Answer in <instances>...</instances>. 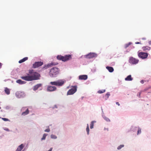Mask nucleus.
Listing matches in <instances>:
<instances>
[{
	"label": "nucleus",
	"instance_id": "obj_31",
	"mask_svg": "<svg viewBox=\"0 0 151 151\" xmlns=\"http://www.w3.org/2000/svg\"><path fill=\"white\" fill-rule=\"evenodd\" d=\"M3 120L4 121H9V120L8 119L5 118H2Z\"/></svg>",
	"mask_w": 151,
	"mask_h": 151
},
{
	"label": "nucleus",
	"instance_id": "obj_22",
	"mask_svg": "<svg viewBox=\"0 0 151 151\" xmlns=\"http://www.w3.org/2000/svg\"><path fill=\"white\" fill-rule=\"evenodd\" d=\"M94 122H96V121H92L91 122L90 124V128L91 129H93V128Z\"/></svg>",
	"mask_w": 151,
	"mask_h": 151
},
{
	"label": "nucleus",
	"instance_id": "obj_26",
	"mask_svg": "<svg viewBox=\"0 0 151 151\" xmlns=\"http://www.w3.org/2000/svg\"><path fill=\"white\" fill-rule=\"evenodd\" d=\"M86 130L87 132V134H89V126H88V124H87V127L86 128Z\"/></svg>",
	"mask_w": 151,
	"mask_h": 151
},
{
	"label": "nucleus",
	"instance_id": "obj_43",
	"mask_svg": "<svg viewBox=\"0 0 151 151\" xmlns=\"http://www.w3.org/2000/svg\"><path fill=\"white\" fill-rule=\"evenodd\" d=\"M1 108L0 107V109H1Z\"/></svg>",
	"mask_w": 151,
	"mask_h": 151
},
{
	"label": "nucleus",
	"instance_id": "obj_5",
	"mask_svg": "<svg viewBox=\"0 0 151 151\" xmlns=\"http://www.w3.org/2000/svg\"><path fill=\"white\" fill-rule=\"evenodd\" d=\"M77 91V86H73L72 88L69 89L68 91L67 95H71L73 94Z\"/></svg>",
	"mask_w": 151,
	"mask_h": 151
},
{
	"label": "nucleus",
	"instance_id": "obj_32",
	"mask_svg": "<svg viewBox=\"0 0 151 151\" xmlns=\"http://www.w3.org/2000/svg\"><path fill=\"white\" fill-rule=\"evenodd\" d=\"M148 81H146V80H142L140 81V82L142 84H143L145 82H148Z\"/></svg>",
	"mask_w": 151,
	"mask_h": 151
},
{
	"label": "nucleus",
	"instance_id": "obj_40",
	"mask_svg": "<svg viewBox=\"0 0 151 151\" xmlns=\"http://www.w3.org/2000/svg\"><path fill=\"white\" fill-rule=\"evenodd\" d=\"M5 130L7 131H9V129H5Z\"/></svg>",
	"mask_w": 151,
	"mask_h": 151
},
{
	"label": "nucleus",
	"instance_id": "obj_11",
	"mask_svg": "<svg viewBox=\"0 0 151 151\" xmlns=\"http://www.w3.org/2000/svg\"><path fill=\"white\" fill-rule=\"evenodd\" d=\"M58 63L54 64L53 63H51L48 64L47 65H45L43 67L42 69H46L48 68L49 67H51L52 65H57Z\"/></svg>",
	"mask_w": 151,
	"mask_h": 151
},
{
	"label": "nucleus",
	"instance_id": "obj_38",
	"mask_svg": "<svg viewBox=\"0 0 151 151\" xmlns=\"http://www.w3.org/2000/svg\"><path fill=\"white\" fill-rule=\"evenodd\" d=\"M52 148H51L48 151H51L52 150Z\"/></svg>",
	"mask_w": 151,
	"mask_h": 151
},
{
	"label": "nucleus",
	"instance_id": "obj_20",
	"mask_svg": "<svg viewBox=\"0 0 151 151\" xmlns=\"http://www.w3.org/2000/svg\"><path fill=\"white\" fill-rule=\"evenodd\" d=\"M150 49V47L148 46H145L142 47V49L144 51L149 50Z\"/></svg>",
	"mask_w": 151,
	"mask_h": 151
},
{
	"label": "nucleus",
	"instance_id": "obj_17",
	"mask_svg": "<svg viewBox=\"0 0 151 151\" xmlns=\"http://www.w3.org/2000/svg\"><path fill=\"white\" fill-rule=\"evenodd\" d=\"M28 59V58L27 57L24 58L23 59L19 60V63H22L26 61V60H27Z\"/></svg>",
	"mask_w": 151,
	"mask_h": 151
},
{
	"label": "nucleus",
	"instance_id": "obj_39",
	"mask_svg": "<svg viewBox=\"0 0 151 151\" xmlns=\"http://www.w3.org/2000/svg\"><path fill=\"white\" fill-rule=\"evenodd\" d=\"M149 43L151 45V41H149Z\"/></svg>",
	"mask_w": 151,
	"mask_h": 151
},
{
	"label": "nucleus",
	"instance_id": "obj_3",
	"mask_svg": "<svg viewBox=\"0 0 151 151\" xmlns=\"http://www.w3.org/2000/svg\"><path fill=\"white\" fill-rule=\"evenodd\" d=\"M58 60L65 62L72 59L71 55H66L64 56L61 55H58L57 57Z\"/></svg>",
	"mask_w": 151,
	"mask_h": 151
},
{
	"label": "nucleus",
	"instance_id": "obj_27",
	"mask_svg": "<svg viewBox=\"0 0 151 151\" xmlns=\"http://www.w3.org/2000/svg\"><path fill=\"white\" fill-rule=\"evenodd\" d=\"M51 138L52 139H56L57 138V137L55 135L52 134L51 135Z\"/></svg>",
	"mask_w": 151,
	"mask_h": 151
},
{
	"label": "nucleus",
	"instance_id": "obj_33",
	"mask_svg": "<svg viewBox=\"0 0 151 151\" xmlns=\"http://www.w3.org/2000/svg\"><path fill=\"white\" fill-rule=\"evenodd\" d=\"M104 119L106 121L109 122L110 121V119L106 117H105L104 118Z\"/></svg>",
	"mask_w": 151,
	"mask_h": 151
},
{
	"label": "nucleus",
	"instance_id": "obj_9",
	"mask_svg": "<svg viewBox=\"0 0 151 151\" xmlns=\"http://www.w3.org/2000/svg\"><path fill=\"white\" fill-rule=\"evenodd\" d=\"M96 54L94 53H90L89 54L85 55V57L87 58L90 59L96 57Z\"/></svg>",
	"mask_w": 151,
	"mask_h": 151
},
{
	"label": "nucleus",
	"instance_id": "obj_29",
	"mask_svg": "<svg viewBox=\"0 0 151 151\" xmlns=\"http://www.w3.org/2000/svg\"><path fill=\"white\" fill-rule=\"evenodd\" d=\"M141 129L139 128L138 129V131H137V134H140L141 133Z\"/></svg>",
	"mask_w": 151,
	"mask_h": 151
},
{
	"label": "nucleus",
	"instance_id": "obj_23",
	"mask_svg": "<svg viewBox=\"0 0 151 151\" xmlns=\"http://www.w3.org/2000/svg\"><path fill=\"white\" fill-rule=\"evenodd\" d=\"M105 90H104V89L102 90H99L98 91V93H104V92H105Z\"/></svg>",
	"mask_w": 151,
	"mask_h": 151
},
{
	"label": "nucleus",
	"instance_id": "obj_15",
	"mask_svg": "<svg viewBox=\"0 0 151 151\" xmlns=\"http://www.w3.org/2000/svg\"><path fill=\"white\" fill-rule=\"evenodd\" d=\"M106 68L111 73L114 70L113 68L111 67L107 66Z\"/></svg>",
	"mask_w": 151,
	"mask_h": 151
},
{
	"label": "nucleus",
	"instance_id": "obj_21",
	"mask_svg": "<svg viewBox=\"0 0 151 151\" xmlns=\"http://www.w3.org/2000/svg\"><path fill=\"white\" fill-rule=\"evenodd\" d=\"M17 82L20 84H23L25 83L24 81H22L21 80L19 79L17 81Z\"/></svg>",
	"mask_w": 151,
	"mask_h": 151
},
{
	"label": "nucleus",
	"instance_id": "obj_14",
	"mask_svg": "<svg viewBox=\"0 0 151 151\" xmlns=\"http://www.w3.org/2000/svg\"><path fill=\"white\" fill-rule=\"evenodd\" d=\"M24 147V145L22 144H21L18 146L16 151H21L22 149Z\"/></svg>",
	"mask_w": 151,
	"mask_h": 151
},
{
	"label": "nucleus",
	"instance_id": "obj_30",
	"mask_svg": "<svg viewBox=\"0 0 151 151\" xmlns=\"http://www.w3.org/2000/svg\"><path fill=\"white\" fill-rule=\"evenodd\" d=\"M132 43L131 42H129V43L126 44L125 45V48H127Z\"/></svg>",
	"mask_w": 151,
	"mask_h": 151
},
{
	"label": "nucleus",
	"instance_id": "obj_34",
	"mask_svg": "<svg viewBox=\"0 0 151 151\" xmlns=\"http://www.w3.org/2000/svg\"><path fill=\"white\" fill-rule=\"evenodd\" d=\"M50 129L49 128L46 129L45 130V132H50Z\"/></svg>",
	"mask_w": 151,
	"mask_h": 151
},
{
	"label": "nucleus",
	"instance_id": "obj_24",
	"mask_svg": "<svg viewBox=\"0 0 151 151\" xmlns=\"http://www.w3.org/2000/svg\"><path fill=\"white\" fill-rule=\"evenodd\" d=\"M47 134H44L42 137L41 138V140H43L45 139L46 137L47 136Z\"/></svg>",
	"mask_w": 151,
	"mask_h": 151
},
{
	"label": "nucleus",
	"instance_id": "obj_16",
	"mask_svg": "<svg viewBox=\"0 0 151 151\" xmlns=\"http://www.w3.org/2000/svg\"><path fill=\"white\" fill-rule=\"evenodd\" d=\"M133 80L131 75L128 76L125 78V80L127 81H131Z\"/></svg>",
	"mask_w": 151,
	"mask_h": 151
},
{
	"label": "nucleus",
	"instance_id": "obj_13",
	"mask_svg": "<svg viewBox=\"0 0 151 151\" xmlns=\"http://www.w3.org/2000/svg\"><path fill=\"white\" fill-rule=\"evenodd\" d=\"M42 86V84L40 83L38 84L35 85L33 88V89L34 91H36L37 90L39 87Z\"/></svg>",
	"mask_w": 151,
	"mask_h": 151
},
{
	"label": "nucleus",
	"instance_id": "obj_7",
	"mask_svg": "<svg viewBox=\"0 0 151 151\" xmlns=\"http://www.w3.org/2000/svg\"><path fill=\"white\" fill-rule=\"evenodd\" d=\"M138 55L139 57L142 59H145L147 58L148 54L147 53L142 52H139L138 54Z\"/></svg>",
	"mask_w": 151,
	"mask_h": 151
},
{
	"label": "nucleus",
	"instance_id": "obj_4",
	"mask_svg": "<svg viewBox=\"0 0 151 151\" xmlns=\"http://www.w3.org/2000/svg\"><path fill=\"white\" fill-rule=\"evenodd\" d=\"M65 82V80H59L56 81L51 82L50 84L52 85L62 86L64 84Z\"/></svg>",
	"mask_w": 151,
	"mask_h": 151
},
{
	"label": "nucleus",
	"instance_id": "obj_37",
	"mask_svg": "<svg viewBox=\"0 0 151 151\" xmlns=\"http://www.w3.org/2000/svg\"><path fill=\"white\" fill-rule=\"evenodd\" d=\"M135 43L136 44H140V42H136Z\"/></svg>",
	"mask_w": 151,
	"mask_h": 151
},
{
	"label": "nucleus",
	"instance_id": "obj_2",
	"mask_svg": "<svg viewBox=\"0 0 151 151\" xmlns=\"http://www.w3.org/2000/svg\"><path fill=\"white\" fill-rule=\"evenodd\" d=\"M60 72V70L58 68L53 67L51 68L49 72V75L51 77H56L57 75L59 74Z\"/></svg>",
	"mask_w": 151,
	"mask_h": 151
},
{
	"label": "nucleus",
	"instance_id": "obj_42",
	"mask_svg": "<svg viewBox=\"0 0 151 151\" xmlns=\"http://www.w3.org/2000/svg\"><path fill=\"white\" fill-rule=\"evenodd\" d=\"M140 93L139 95V96H140Z\"/></svg>",
	"mask_w": 151,
	"mask_h": 151
},
{
	"label": "nucleus",
	"instance_id": "obj_12",
	"mask_svg": "<svg viewBox=\"0 0 151 151\" xmlns=\"http://www.w3.org/2000/svg\"><path fill=\"white\" fill-rule=\"evenodd\" d=\"M88 76L86 75H82L80 76L79 79L80 80H86L87 79Z\"/></svg>",
	"mask_w": 151,
	"mask_h": 151
},
{
	"label": "nucleus",
	"instance_id": "obj_1",
	"mask_svg": "<svg viewBox=\"0 0 151 151\" xmlns=\"http://www.w3.org/2000/svg\"><path fill=\"white\" fill-rule=\"evenodd\" d=\"M40 76V75L37 72L34 71L33 70H30L27 76H22L21 78L25 81H31L39 79Z\"/></svg>",
	"mask_w": 151,
	"mask_h": 151
},
{
	"label": "nucleus",
	"instance_id": "obj_8",
	"mask_svg": "<svg viewBox=\"0 0 151 151\" xmlns=\"http://www.w3.org/2000/svg\"><path fill=\"white\" fill-rule=\"evenodd\" d=\"M43 62L41 61L35 62L33 64L32 68H38L43 65Z\"/></svg>",
	"mask_w": 151,
	"mask_h": 151
},
{
	"label": "nucleus",
	"instance_id": "obj_28",
	"mask_svg": "<svg viewBox=\"0 0 151 151\" xmlns=\"http://www.w3.org/2000/svg\"><path fill=\"white\" fill-rule=\"evenodd\" d=\"M124 146V145H121L118 147L117 149L118 150L122 148Z\"/></svg>",
	"mask_w": 151,
	"mask_h": 151
},
{
	"label": "nucleus",
	"instance_id": "obj_35",
	"mask_svg": "<svg viewBox=\"0 0 151 151\" xmlns=\"http://www.w3.org/2000/svg\"><path fill=\"white\" fill-rule=\"evenodd\" d=\"M2 64L0 63V69L1 68Z\"/></svg>",
	"mask_w": 151,
	"mask_h": 151
},
{
	"label": "nucleus",
	"instance_id": "obj_19",
	"mask_svg": "<svg viewBox=\"0 0 151 151\" xmlns=\"http://www.w3.org/2000/svg\"><path fill=\"white\" fill-rule=\"evenodd\" d=\"M4 91L5 93L7 95H9L10 93V89L7 87L5 88Z\"/></svg>",
	"mask_w": 151,
	"mask_h": 151
},
{
	"label": "nucleus",
	"instance_id": "obj_18",
	"mask_svg": "<svg viewBox=\"0 0 151 151\" xmlns=\"http://www.w3.org/2000/svg\"><path fill=\"white\" fill-rule=\"evenodd\" d=\"M29 111L28 109H27L25 111L23 112H22V116H25V115H26L27 114H28L29 113Z\"/></svg>",
	"mask_w": 151,
	"mask_h": 151
},
{
	"label": "nucleus",
	"instance_id": "obj_41",
	"mask_svg": "<svg viewBox=\"0 0 151 151\" xmlns=\"http://www.w3.org/2000/svg\"><path fill=\"white\" fill-rule=\"evenodd\" d=\"M25 109V108H23L22 109V110H24V109Z\"/></svg>",
	"mask_w": 151,
	"mask_h": 151
},
{
	"label": "nucleus",
	"instance_id": "obj_36",
	"mask_svg": "<svg viewBox=\"0 0 151 151\" xmlns=\"http://www.w3.org/2000/svg\"><path fill=\"white\" fill-rule=\"evenodd\" d=\"M116 104L118 105L119 106H120V104H119L118 102H116Z\"/></svg>",
	"mask_w": 151,
	"mask_h": 151
},
{
	"label": "nucleus",
	"instance_id": "obj_6",
	"mask_svg": "<svg viewBox=\"0 0 151 151\" xmlns=\"http://www.w3.org/2000/svg\"><path fill=\"white\" fill-rule=\"evenodd\" d=\"M139 60L133 57H130L129 60V63L132 64H136L139 62Z\"/></svg>",
	"mask_w": 151,
	"mask_h": 151
},
{
	"label": "nucleus",
	"instance_id": "obj_25",
	"mask_svg": "<svg viewBox=\"0 0 151 151\" xmlns=\"http://www.w3.org/2000/svg\"><path fill=\"white\" fill-rule=\"evenodd\" d=\"M110 95V94L109 92H107L106 94L105 95V97H106V99H107Z\"/></svg>",
	"mask_w": 151,
	"mask_h": 151
},
{
	"label": "nucleus",
	"instance_id": "obj_10",
	"mask_svg": "<svg viewBox=\"0 0 151 151\" xmlns=\"http://www.w3.org/2000/svg\"><path fill=\"white\" fill-rule=\"evenodd\" d=\"M57 88L55 86H48L47 88V91H53L56 90Z\"/></svg>",
	"mask_w": 151,
	"mask_h": 151
}]
</instances>
